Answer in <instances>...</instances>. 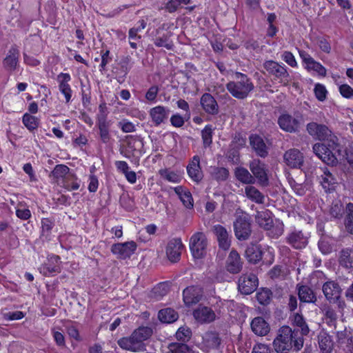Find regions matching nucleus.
<instances>
[{
  "instance_id": "nucleus-41",
  "label": "nucleus",
  "mask_w": 353,
  "mask_h": 353,
  "mask_svg": "<svg viewBox=\"0 0 353 353\" xmlns=\"http://www.w3.org/2000/svg\"><path fill=\"white\" fill-rule=\"evenodd\" d=\"M213 128L212 125H207L201 130V137L203 147L208 148L212 143Z\"/></svg>"
},
{
  "instance_id": "nucleus-45",
  "label": "nucleus",
  "mask_w": 353,
  "mask_h": 353,
  "mask_svg": "<svg viewBox=\"0 0 353 353\" xmlns=\"http://www.w3.org/2000/svg\"><path fill=\"white\" fill-rule=\"evenodd\" d=\"M213 232L219 243H228L229 241V234L223 226L221 225H214L213 227Z\"/></svg>"
},
{
  "instance_id": "nucleus-52",
  "label": "nucleus",
  "mask_w": 353,
  "mask_h": 353,
  "mask_svg": "<svg viewBox=\"0 0 353 353\" xmlns=\"http://www.w3.org/2000/svg\"><path fill=\"white\" fill-rule=\"evenodd\" d=\"M192 332L188 327L182 326L178 329L176 332V338L177 340L185 342L191 337Z\"/></svg>"
},
{
  "instance_id": "nucleus-55",
  "label": "nucleus",
  "mask_w": 353,
  "mask_h": 353,
  "mask_svg": "<svg viewBox=\"0 0 353 353\" xmlns=\"http://www.w3.org/2000/svg\"><path fill=\"white\" fill-rule=\"evenodd\" d=\"M159 174L161 177L168 181L178 183L180 181L179 176L177 174L167 169L160 170Z\"/></svg>"
},
{
  "instance_id": "nucleus-29",
  "label": "nucleus",
  "mask_w": 353,
  "mask_h": 353,
  "mask_svg": "<svg viewBox=\"0 0 353 353\" xmlns=\"http://www.w3.org/2000/svg\"><path fill=\"white\" fill-rule=\"evenodd\" d=\"M271 214L272 213L268 210L257 212L255 217L256 223L265 230H270L273 225V219Z\"/></svg>"
},
{
  "instance_id": "nucleus-33",
  "label": "nucleus",
  "mask_w": 353,
  "mask_h": 353,
  "mask_svg": "<svg viewBox=\"0 0 353 353\" xmlns=\"http://www.w3.org/2000/svg\"><path fill=\"white\" fill-rule=\"evenodd\" d=\"M183 248V244H168L166 247V254L168 259L172 262L178 261Z\"/></svg>"
},
{
  "instance_id": "nucleus-22",
  "label": "nucleus",
  "mask_w": 353,
  "mask_h": 353,
  "mask_svg": "<svg viewBox=\"0 0 353 353\" xmlns=\"http://www.w3.org/2000/svg\"><path fill=\"white\" fill-rule=\"evenodd\" d=\"M243 266L239 253L235 250H232L226 261V269L231 274L239 273Z\"/></svg>"
},
{
  "instance_id": "nucleus-23",
  "label": "nucleus",
  "mask_w": 353,
  "mask_h": 353,
  "mask_svg": "<svg viewBox=\"0 0 353 353\" xmlns=\"http://www.w3.org/2000/svg\"><path fill=\"white\" fill-rule=\"evenodd\" d=\"M170 110L163 106L158 105L150 110V114L156 125L163 123L168 117Z\"/></svg>"
},
{
  "instance_id": "nucleus-50",
  "label": "nucleus",
  "mask_w": 353,
  "mask_h": 353,
  "mask_svg": "<svg viewBox=\"0 0 353 353\" xmlns=\"http://www.w3.org/2000/svg\"><path fill=\"white\" fill-rule=\"evenodd\" d=\"M22 121L24 125L30 130H34L38 127L37 118L28 113L24 114Z\"/></svg>"
},
{
  "instance_id": "nucleus-31",
  "label": "nucleus",
  "mask_w": 353,
  "mask_h": 353,
  "mask_svg": "<svg viewBox=\"0 0 353 353\" xmlns=\"http://www.w3.org/2000/svg\"><path fill=\"white\" fill-rule=\"evenodd\" d=\"M299 298L301 302L314 303L316 297L313 290L307 285H301L298 289Z\"/></svg>"
},
{
  "instance_id": "nucleus-15",
  "label": "nucleus",
  "mask_w": 353,
  "mask_h": 353,
  "mask_svg": "<svg viewBox=\"0 0 353 353\" xmlns=\"http://www.w3.org/2000/svg\"><path fill=\"white\" fill-rule=\"evenodd\" d=\"M19 51L17 47L12 46L3 61L4 68L8 72L14 71L19 64Z\"/></svg>"
},
{
  "instance_id": "nucleus-43",
  "label": "nucleus",
  "mask_w": 353,
  "mask_h": 353,
  "mask_svg": "<svg viewBox=\"0 0 353 353\" xmlns=\"http://www.w3.org/2000/svg\"><path fill=\"white\" fill-rule=\"evenodd\" d=\"M190 249L194 259H202L207 254L205 244H190Z\"/></svg>"
},
{
  "instance_id": "nucleus-26",
  "label": "nucleus",
  "mask_w": 353,
  "mask_h": 353,
  "mask_svg": "<svg viewBox=\"0 0 353 353\" xmlns=\"http://www.w3.org/2000/svg\"><path fill=\"white\" fill-rule=\"evenodd\" d=\"M318 343L320 351L322 353H331L334 343L331 336L325 332H321L318 336Z\"/></svg>"
},
{
  "instance_id": "nucleus-10",
  "label": "nucleus",
  "mask_w": 353,
  "mask_h": 353,
  "mask_svg": "<svg viewBox=\"0 0 353 353\" xmlns=\"http://www.w3.org/2000/svg\"><path fill=\"white\" fill-rule=\"evenodd\" d=\"M306 130L310 136L319 141H325V139H327L332 132L327 125L316 122L307 123Z\"/></svg>"
},
{
  "instance_id": "nucleus-30",
  "label": "nucleus",
  "mask_w": 353,
  "mask_h": 353,
  "mask_svg": "<svg viewBox=\"0 0 353 353\" xmlns=\"http://www.w3.org/2000/svg\"><path fill=\"white\" fill-rule=\"evenodd\" d=\"M343 225L345 231L353 234V203H348L345 206L344 214Z\"/></svg>"
},
{
  "instance_id": "nucleus-36",
  "label": "nucleus",
  "mask_w": 353,
  "mask_h": 353,
  "mask_svg": "<svg viewBox=\"0 0 353 353\" xmlns=\"http://www.w3.org/2000/svg\"><path fill=\"white\" fill-rule=\"evenodd\" d=\"M111 123L110 121H97V125L98 126L99 130V136L101 141L107 143L110 141L111 139V135L110 134V128Z\"/></svg>"
},
{
  "instance_id": "nucleus-44",
  "label": "nucleus",
  "mask_w": 353,
  "mask_h": 353,
  "mask_svg": "<svg viewBox=\"0 0 353 353\" xmlns=\"http://www.w3.org/2000/svg\"><path fill=\"white\" fill-rule=\"evenodd\" d=\"M345 207L344 208L343 203L340 201L332 203L330 213L331 216L335 219H341L345 214Z\"/></svg>"
},
{
  "instance_id": "nucleus-5",
  "label": "nucleus",
  "mask_w": 353,
  "mask_h": 353,
  "mask_svg": "<svg viewBox=\"0 0 353 353\" xmlns=\"http://www.w3.org/2000/svg\"><path fill=\"white\" fill-rule=\"evenodd\" d=\"M264 68L276 78L280 79V82L287 85L290 82V74L284 65L272 60L266 61L263 63Z\"/></svg>"
},
{
  "instance_id": "nucleus-3",
  "label": "nucleus",
  "mask_w": 353,
  "mask_h": 353,
  "mask_svg": "<svg viewBox=\"0 0 353 353\" xmlns=\"http://www.w3.org/2000/svg\"><path fill=\"white\" fill-rule=\"evenodd\" d=\"M234 230L236 239L241 241H247L251 235V220L248 214L239 216L234 222Z\"/></svg>"
},
{
  "instance_id": "nucleus-19",
  "label": "nucleus",
  "mask_w": 353,
  "mask_h": 353,
  "mask_svg": "<svg viewBox=\"0 0 353 353\" xmlns=\"http://www.w3.org/2000/svg\"><path fill=\"white\" fill-rule=\"evenodd\" d=\"M137 248V244H112V252L119 259L130 257Z\"/></svg>"
},
{
  "instance_id": "nucleus-17",
  "label": "nucleus",
  "mask_w": 353,
  "mask_h": 353,
  "mask_svg": "<svg viewBox=\"0 0 353 353\" xmlns=\"http://www.w3.org/2000/svg\"><path fill=\"white\" fill-rule=\"evenodd\" d=\"M341 288L337 283L327 281L323 285V292L330 303L336 301L340 298Z\"/></svg>"
},
{
  "instance_id": "nucleus-14",
  "label": "nucleus",
  "mask_w": 353,
  "mask_h": 353,
  "mask_svg": "<svg viewBox=\"0 0 353 353\" xmlns=\"http://www.w3.org/2000/svg\"><path fill=\"white\" fill-rule=\"evenodd\" d=\"M194 319L201 323H209L214 321V312L207 306L199 305L193 312Z\"/></svg>"
},
{
  "instance_id": "nucleus-49",
  "label": "nucleus",
  "mask_w": 353,
  "mask_h": 353,
  "mask_svg": "<svg viewBox=\"0 0 353 353\" xmlns=\"http://www.w3.org/2000/svg\"><path fill=\"white\" fill-rule=\"evenodd\" d=\"M272 292L269 289H262L256 293V299L261 305H268L271 299Z\"/></svg>"
},
{
  "instance_id": "nucleus-11",
  "label": "nucleus",
  "mask_w": 353,
  "mask_h": 353,
  "mask_svg": "<svg viewBox=\"0 0 353 353\" xmlns=\"http://www.w3.org/2000/svg\"><path fill=\"white\" fill-rule=\"evenodd\" d=\"M117 343L123 350L134 352L143 351L145 347V344L141 343L133 334L128 337L120 339Z\"/></svg>"
},
{
  "instance_id": "nucleus-20",
  "label": "nucleus",
  "mask_w": 353,
  "mask_h": 353,
  "mask_svg": "<svg viewBox=\"0 0 353 353\" xmlns=\"http://www.w3.org/2000/svg\"><path fill=\"white\" fill-rule=\"evenodd\" d=\"M221 340L217 333L214 332H207L202 336L201 348L209 352L210 350L216 349Z\"/></svg>"
},
{
  "instance_id": "nucleus-58",
  "label": "nucleus",
  "mask_w": 353,
  "mask_h": 353,
  "mask_svg": "<svg viewBox=\"0 0 353 353\" xmlns=\"http://www.w3.org/2000/svg\"><path fill=\"white\" fill-rule=\"evenodd\" d=\"M190 3V0H170L165 8L169 12H175L181 4L188 5Z\"/></svg>"
},
{
  "instance_id": "nucleus-18",
  "label": "nucleus",
  "mask_w": 353,
  "mask_h": 353,
  "mask_svg": "<svg viewBox=\"0 0 353 353\" xmlns=\"http://www.w3.org/2000/svg\"><path fill=\"white\" fill-rule=\"evenodd\" d=\"M183 301L186 305L198 303L202 296V290L199 287L190 286L183 292Z\"/></svg>"
},
{
  "instance_id": "nucleus-37",
  "label": "nucleus",
  "mask_w": 353,
  "mask_h": 353,
  "mask_svg": "<svg viewBox=\"0 0 353 353\" xmlns=\"http://www.w3.org/2000/svg\"><path fill=\"white\" fill-rule=\"evenodd\" d=\"M246 196L257 203H264V195L254 186H247L245 188Z\"/></svg>"
},
{
  "instance_id": "nucleus-56",
  "label": "nucleus",
  "mask_w": 353,
  "mask_h": 353,
  "mask_svg": "<svg viewBox=\"0 0 353 353\" xmlns=\"http://www.w3.org/2000/svg\"><path fill=\"white\" fill-rule=\"evenodd\" d=\"M294 322L297 327L301 328L303 335H307L309 333V327L301 315L296 314L294 316Z\"/></svg>"
},
{
  "instance_id": "nucleus-13",
  "label": "nucleus",
  "mask_w": 353,
  "mask_h": 353,
  "mask_svg": "<svg viewBox=\"0 0 353 353\" xmlns=\"http://www.w3.org/2000/svg\"><path fill=\"white\" fill-rule=\"evenodd\" d=\"M283 159L285 163L292 168H300L303 163V154L296 148L287 150Z\"/></svg>"
},
{
  "instance_id": "nucleus-62",
  "label": "nucleus",
  "mask_w": 353,
  "mask_h": 353,
  "mask_svg": "<svg viewBox=\"0 0 353 353\" xmlns=\"http://www.w3.org/2000/svg\"><path fill=\"white\" fill-rule=\"evenodd\" d=\"M99 112L97 115V121H108V110L105 103H101L99 106Z\"/></svg>"
},
{
  "instance_id": "nucleus-42",
  "label": "nucleus",
  "mask_w": 353,
  "mask_h": 353,
  "mask_svg": "<svg viewBox=\"0 0 353 353\" xmlns=\"http://www.w3.org/2000/svg\"><path fill=\"white\" fill-rule=\"evenodd\" d=\"M322 312L327 323L330 325H334L337 319V314L335 310L330 305H325L323 307Z\"/></svg>"
},
{
  "instance_id": "nucleus-1",
  "label": "nucleus",
  "mask_w": 353,
  "mask_h": 353,
  "mask_svg": "<svg viewBox=\"0 0 353 353\" xmlns=\"http://www.w3.org/2000/svg\"><path fill=\"white\" fill-rule=\"evenodd\" d=\"M272 345L276 353L298 352L303 347V339L299 336L297 331L288 326H283L279 330Z\"/></svg>"
},
{
  "instance_id": "nucleus-16",
  "label": "nucleus",
  "mask_w": 353,
  "mask_h": 353,
  "mask_svg": "<svg viewBox=\"0 0 353 353\" xmlns=\"http://www.w3.org/2000/svg\"><path fill=\"white\" fill-rule=\"evenodd\" d=\"M187 172L194 181L199 183L202 180L203 175L200 165V157L198 155L194 156L188 163Z\"/></svg>"
},
{
  "instance_id": "nucleus-40",
  "label": "nucleus",
  "mask_w": 353,
  "mask_h": 353,
  "mask_svg": "<svg viewBox=\"0 0 353 353\" xmlns=\"http://www.w3.org/2000/svg\"><path fill=\"white\" fill-rule=\"evenodd\" d=\"M325 141H327V144L326 145L328 148H330V150L333 152L335 151L338 156H344L343 153V150L341 145L338 143V138L331 132L330 136L325 139Z\"/></svg>"
},
{
  "instance_id": "nucleus-59",
  "label": "nucleus",
  "mask_w": 353,
  "mask_h": 353,
  "mask_svg": "<svg viewBox=\"0 0 353 353\" xmlns=\"http://www.w3.org/2000/svg\"><path fill=\"white\" fill-rule=\"evenodd\" d=\"M188 346L183 343H171L165 353H187Z\"/></svg>"
},
{
  "instance_id": "nucleus-24",
  "label": "nucleus",
  "mask_w": 353,
  "mask_h": 353,
  "mask_svg": "<svg viewBox=\"0 0 353 353\" xmlns=\"http://www.w3.org/2000/svg\"><path fill=\"white\" fill-rule=\"evenodd\" d=\"M251 328L258 336H265L270 331L268 323L262 317L254 318L252 321Z\"/></svg>"
},
{
  "instance_id": "nucleus-25",
  "label": "nucleus",
  "mask_w": 353,
  "mask_h": 353,
  "mask_svg": "<svg viewBox=\"0 0 353 353\" xmlns=\"http://www.w3.org/2000/svg\"><path fill=\"white\" fill-rule=\"evenodd\" d=\"M263 255V250L260 246V244H249L245 250V256L248 260L251 262L256 263L259 261Z\"/></svg>"
},
{
  "instance_id": "nucleus-53",
  "label": "nucleus",
  "mask_w": 353,
  "mask_h": 353,
  "mask_svg": "<svg viewBox=\"0 0 353 353\" xmlns=\"http://www.w3.org/2000/svg\"><path fill=\"white\" fill-rule=\"evenodd\" d=\"M131 60L132 59L130 56H126L122 57L120 61V70L123 74V77H125L128 74L132 68Z\"/></svg>"
},
{
  "instance_id": "nucleus-54",
  "label": "nucleus",
  "mask_w": 353,
  "mask_h": 353,
  "mask_svg": "<svg viewBox=\"0 0 353 353\" xmlns=\"http://www.w3.org/2000/svg\"><path fill=\"white\" fill-rule=\"evenodd\" d=\"M306 68L308 70H314L319 75L323 77L326 75V69L314 59L306 65Z\"/></svg>"
},
{
  "instance_id": "nucleus-51",
  "label": "nucleus",
  "mask_w": 353,
  "mask_h": 353,
  "mask_svg": "<svg viewBox=\"0 0 353 353\" xmlns=\"http://www.w3.org/2000/svg\"><path fill=\"white\" fill-rule=\"evenodd\" d=\"M63 186L68 190H76L79 188L80 185L77 181L76 176L74 174H70L64 181Z\"/></svg>"
},
{
  "instance_id": "nucleus-9",
  "label": "nucleus",
  "mask_w": 353,
  "mask_h": 353,
  "mask_svg": "<svg viewBox=\"0 0 353 353\" xmlns=\"http://www.w3.org/2000/svg\"><path fill=\"white\" fill-rule=\"evenodd\" d=\"M258 286V279L252 273L243 274L238 281L239 291L244 294H250Z\"/></svg>"
},
{
  "instance_id": "nucleus-4",
  "label": "nucleus",
  "mask_w": 353,
  "mask_h": 353,
  "mask_svg": "<svg viewBox=\"0 0 353 353\" xmlns=\"http://www.w3.org/2000/svg\"><path fill=\"white\" fill-rule=\"evenodd\" d=\"M249 168L260 185L267 187L269 185L268 165L264 162L258 159H252L249 163Z\"/></svg>"
},
{
  "instance_id": "nucleus-61",
  "label": "nucleus",
  "mask_w": 353,
  "mask_h": 353,
  "mask_svg": "<svg viewBox=\"0 0 353 353\" xmlns=\"http://www.w3.org/2000/svg\"><path fill=\"white\" fill-rule=\"evenodd\" d=\"M314 94L318 100L323 101L327 94L325 87L321 84H316L314 88Z\"/></svg>"
},
{
  "instance_id": "nucleus-63",
  "label": "nucleus",
  "mask_w": 353,
  "mask_h": 353,
  "mask_svg": "<svg viewBox=\"0 0 353 353\" xmlns=\"http://www.w3.org/2000/svg\"><path fill=\"white\" fill-rule=\"evenodd\" d=\"M252 353H272V350L268 345L259 343L254 345Z\"/></svg>"
},
{
  "instance_id": "nucleus-21",
  "label": "nucleus",
  "mask_w": 353,
  "mask_h": 353,
  "mask_svg": "<svg viewBox=\"0 0 353 353\" xmlns=\"http://www.w3.org/2000/svg\"><path fill=\"white\" fill-rule=\"evenodd\" d=\"M250 143L256 154L260 157L265 158L268 155V148L260 136L251 135L250 137Z\"/></svg>"
},
{
  "instance_id": "nucleus-57",
  "label": "nucleus",
  "mask_w": 353,
  "mask_h": 353,
  "mask_svg": "<svg viewBox=\"0 0 353 353\" xmlns=\"http://www.w3.org/2000/svg\"><path fill=\"white\" fill-rule=\"evenodd\" d=\"M168 292V287L165 283H159L155 288H154L152 293L154 296L157 299H161L163 296L166 295Z\"/></svg>"
},
{
  "instance_id": "nucleus-38",
  "label": "nucleus",
  "mask_w": 353,
  "mask_h": 353,
  "mask_svg": "<svg viewBox=\"0 0 353 353\" xmlns=\"http://www.w3.org/2000/svg\"><path fill=\"white\" fill-rule=\"evenodd\" d=\"M340 263L346 268H353V249H344L341 252Z\"/></svg>"
},
{
  "instance_id": "nucleus-32",
  "label": "nucleus",
  "mask_w": 353,
  "mask_h": 353,
  "mask_svg": "<svg viewBox=\"0 0 353 353\" xmlns=\"http://www.w3.org/2000/svg\"><path fill=\"white\" fill-rule=\"evenodd\" d=\"M321 183L325 192H330L334 190L336 179L333 176L331 172L325 168L324 174L321 176Z\"/></svg>"
},
{
  "instance_id": "nucleus-39",
  "label": "nucleus",
  "mask_w": 353,
  "mask_h": 353,
  "mask_svg": "<svg viewBox=\"0 0 353 353\" xmlns=\"http://www.w3.org/2000/svg\"><path fill=\"white\" fill-rule=\"evenodd\" d=\"M132 334L137 337L141 343L149 339L152 334V330L149 327H139Z\"/></svg>"
},
{
  "instance_id": "nucleus-47",
  "label": "nucleus",
  "mask_w": 353,
  "mask_h": 353,
  "mask_svg": "<svg viewBox=\"0 0 353 353\" xmlns=\"http://www.w3.org/2000/svg\"><path fill=\"white\" fill-rule=\"evenodd\" d=\"M170 34H164L161 37H156L154 39V43L157 47H164L167 50H172L173 48V43L170 40Z\"/></svg>"
},
{
  "instance_id": "nucleus-35",
  "label": "nucleus",
  "mask_w": 353,
  "mask_h": 353,
  "mask_svg": "<svg viewBox=\"0 0 353 353\" xmlns=\"http://www.w3.org/2000/svg\"><path fill=\"white\" fill-rule=\"evenodd\" d=\"M174 192L187 208L190 209L193 207V199L190 192L185 190L182 186L174 188Z\"/></svg>"
},
{
  "instance_id": "nucleus-34",
  "label": "nucleus",
  "mask_w": 353,
  "mask_h": 353,
  "mask_svg": "<svg viewBox=\"0 0 353 353\" xmlns=\"http://www.w3.org/2000/svg\"><path fill=\"white\" fill-rule=\"evenodd\" d=\"M159 319L166 323L174 322L178 319V314L172 308H165L161 310L158 314Z\"/></svg>"
},
{
  "instance_id": "nucleus-60",
  "label": "nucleus",
  "mask_w": 353,
  "mask_h": 353,
  "mask_svg": "<svg viewBox=\"0 0 353 353\" xmlns=\"http://www.w3.org/2000/svg\"><path fill=\"white\" fill-rule=\"evenodd\" d=\"M57 79L59 82V90L70 88L68 82L70 81L71 77L68 73H60L57 77Z\"/></svg>"
},
{
  "instance_id": "nucleus-6",
  "label": "nucleus",
  "mask_w": 353,
  "mask_h": 353,
  "mask_svg": "<svg viewBox=\"0 0 353 353\" xmlns=\"http://www.w3.org/2000/svg\"><path fill=\"white\" fill-rule=\"evenodd\" d=\"M61 261L59 256L48 255L46 262L41 265L39 270L46 276H54L61 271Z\"/></svg>"
},
{
  "instance_id": "nucleus-8",
  "label": "nucleus",
  "mask_w": 353,
  "mask_h": 353,
  "mask_svg": "<svg viewBox=\"0 0 353 353\" xmlns=\"http://www.w3.org/2000/svg\"><path fill=\"white\" fill-rule=\"evenodd\" d=\"M278 124L285 132H297L301 126V117H293L289 114H283L278 119Z\"/></svg>"
},
{
  "instance_id": "nucleus-2",
  "label": "nucleus",
  "mask_w": 353,
  "mask_h": 353,
  "mask_svg": "<svg viewBox=\"0 0 353 353\" xmlns=\"http://www.w3.org/2000/svg\"><path fill=\"white\" fill-rule=\"evenodd\" d=\"M225 86L233 97L241 100L246 99L254 88L252 80L239 72L234 74V80L229 81Z\"/></svg>"
},
{
  "instance_id": "nucleus-28",
  "label": "nucleus",
  "mask_w": 353,
  "mask_h": 353,
  "mask_svg": "<svg viewBox=\"0 0 353 353\" xmlns=\"http://www.w3.org/2000/svg\"><path fill=\"white\" fill-rule=\"evenodd\" d=\"M234 176L239 181L243 184H254L255 183L254 176L245 168H236Z\"/></svg>"
},
{
  "instance_id": "nucleus-12",
  "label": "nucleus",
  "mask_w": 353,
  "mask_h": 353,
  "mask_svg": "<svg viewBox=\"0 0 353 353\" xmlns=\"http://www.w3.org/2000/svg\"><path fill=\"white\" fill-rule=\"evenodd\" d=\"M200 103L206 114L212 116L219 114V106L216 100L211 94L204 93L200 99Z\"/></svg>"
},
{
  "instance_id": "nucleus-27",
  "label": "nucleus",
  "mask_w": 353,
  "mask_h": 353,
  "mask_svg": "<svg viewBox=\"0 0 353 353\" xmlns=\"http://www.w3.org/2000/svg\"><path fill=\"white\" fill-rule=\"evenodd\" d=\"M211 178L217 182H223L228 180L230 176L228 169L223 167L211 166L209 169Z\"/></svg>"
},
{
  "instance_id": "nucleus-7",
  "label": "nucleus",
  "mask_w": 353,
  "mask_h": 353,
  "mask_svg": "<svg viewBox=\"0 0 353 353\" xmlns=\"http://www.w3.org/2000/svg\"><path fill=\"white\" fill-rule=\"evenodd\" d=\"M314 153L328 165L334 166L338 163V159L324 143H316L313 145Z\"/></svg>"
},
{
  "instance_id": "nucleus-46",
  "label": "nucleus",
  "mask_w": 353,
  "mask_h": 353,
  "mask_svg": "<svg viewBox=\"0 0 353 353\" xmlns=\"http://www.w3.org/2000/svg\"><path fill=\"white\" fill-rule=\"evenodd\" d=\"M70 168L63 164L57 165L54 170L51 172L50 176L52 175L54 179H63L66 175L70 174Z\"/></svg>"
},
{
  "instance_id": "nucleus-48",
  "label": "nucleus",
  "mask_w": 353,
  "mask_h": 353,
  "mask_svg": "<svg viewBox=\"0 0 353 353\" xmlns=\"http://www.w3.org/2000/svg\"><path fill=\"white\" fill-rule=\"evenodd\" d=\"M307 239V236L303 234L302 231L294 230L288 235V243H306Z\"/></svg>"
},
{
  "instance_id": "nucleus-64",
  "label": "nucleus",
  "mask_w": 353,
  "mask_h": 353,
  "mask_svg": "<svg viewBox=\"0 0 353 353\" xmlns=\"http://www.w3.org/2000/svg\"><path fill=\"white\" fill-rule=\"evenodd\" d=\"M339 92L345 98L350 99L353 97V89L347 84L341 85L339 87Z\"/></svg>"
}]
</instances>
